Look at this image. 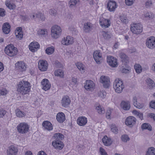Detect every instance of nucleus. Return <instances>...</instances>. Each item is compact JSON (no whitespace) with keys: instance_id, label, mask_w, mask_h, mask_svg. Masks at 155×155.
Wrapping results in <instances>:
<instances>
[{"instance_id":"nucleus-1","label":"nucleus","mask_w":155,"mask_h":155,"mask_svg":"<svg viewBox=\"0 0 155 155\" xmlns=\"http://www.w3.org/2000/svg\"><path fill=\"white\" fill-rule=\"evenodd\" d=\"M31 88L29 82L25 81H21L18 85V91L20 94L25 95L28 94Z\"/></svg>"},{"instance_id":"nucleus-2","label":"nucleus","mask_w":155,"mask_h":155,"mask_svg":"<svg viewBox=\"0 0 155 155\" xmlns=\"http://www.w3.org/2000/svg\"><path fill=\"white\" fill-rule=\"evenodd\" d=\"M114 88L116 92L117 93H121L124 88L122 81L119 78L116 79L113 83Z\"/></svg>"},{"instance_id":"nucleus-3","label":"nucleus","mask_w":155,"mask_h":155,"mask_svg":"<svg viewBox=\"0 0 155 155\" xmlns=\"http://www.w3.org/2000/svg\"><path fill=\"white\" fill-rule=\"evenodd\" d=\"M5 52L6 54L10 57L16 55L18 52L17 49L12 45H8L5 49Z\"/></svg>"},{"instance_id":"nucleus-4","label":"nucleus","mask_w":155,"mask_h":155,"mask_svg":"<svg viewBox=\"0 0 155 155\" xmlns=\"http://www.w3.org/2000/svg\"><path fill=\"white\" fill-rule=\"evenodd\" d=\"M29 128L28 124L25 122L20 123L17 127L18 132L21 134L27 133L29 131Z\"/></svg>"},{"instance_id":"nucleus-5","label":"nucleus","mask_w":155,"mask_h":155,"mask_svg":"<svg viewBox=\"0 0 155 155\" xmlns=\"http://www.w3.org/2000/svg\"><path fill=\"white\" fill-rule=\"evenodd\" d=\"M62 31L61 27L57 25H55L51 28V35L54 38H57L61 35Z\"/></svg>"},{"instance_id":"nucleus-6","label":"nucleus","mask_w":155,"mask_h":155,"mask_svg":"<svg viewBox=\"0 0 155 155\" xmlns=\"http://www.w3.org/2000/svg\"><path fill=\"white\" fill-rule=\"evenodd\" d=\"M142 25L140 23L134 24L131 26L130 30L134 33L139 34L142 31Z\"/></svg>"},{"instance_id":"nucleus-7","label":"nucleus","mask_w":155,"mask_h":155,"mask_svg":"<svg viewBox=\"0 0 155 155\" xmlns=\"http://www.w3.org/2000/svg\"><path fill=\"white\" fill-rule=\"evenodd\" d=\"M147 47L150 49H152L155 47V37L151 36L148 38L146 41Z\"/></svg>"},{"instance_id":"nucleus-8","label":"nucleus","mask_w":155,"mask_h":155,"mask_svg":"<svg viewBox=\"0 0 155 155\" xmlns=\"http://www.w3.org/2000/svg\"><path fill=\"white\" fill-rule=\"evenodd\" d=\"M48 65V62L45 60H40L38 63V68L41 71H46L47 69Z\"/></svg>"},{"instance_id":"nucleus-9","label":"nucleus","mask_w":155,"mask_h":155,"mask_svg":"<svg viewBox=\"0 0 155 155\" xmlns=\"http://www.w3.org/2000/svg\"><path fill=\"white\" fill-rule=\"evenodd\" d=\"M117 6L116 2L113 0H110L107 3V8L110 12H114Z\"/></svg>"},{"instance_id":"nucleus-10","label":"nucleus","mask_w":155,"mask_h":155,"mask_svg":"<svg viewBox=\"0 0 155 155\" xmlns=\"http://www.w3.org/2000/svg\"><path fill=\"white\" fill-rule=\"evenodd\" d=\"M107 62L110 66L113 67H116L118 65L117 59L112 56L107 57Z\"/></svg>"},{"instance_id":"nucleus-11","label":"nucleus","mask_w":155,"mask_h":155,"mask_svg":"<svg viewBox=\"0 0 155 155\" xmlns=\"http://www.w3.org/2000/svg\"><path fill=\"white\" fill-rule=\"evenodd\" d=\"M100 82L102 84L104 87L105 88L109 87L110 82V79L108 77L101 76L100 78Z\"/></svg>"},{"instance_id":"nucleus-12","label":"nucleus","mask_w":155,"mask_h":155,"mask_svg":"<svg viewBox=\"0 0 155 155\" xmlns=\"http://www.w3.org/2000/svg\"><path fill=\"white\" fill-rule=\"evenodd\" d=\"M136 118L132 116H129L126 118L125 123L126 125L130 127H132L135 124Z\"/></svg>"},{"instance_id":"nucleus-13","label":"nucleus","mask_w":155,"mask_h":155,"mask_svg":"<svg viewBox=\"0 0 155 155\" xmlns=\"http://www.w3.org/2000/svg\"><path fill=\"white\" fill-rule=\"evenodd\" d=\"M52 144L53 147L57 150H61L64 147V143L61 141L54 140Z\"/></svg>"},{"instance_id":"nucleus-14","label":"nucleus","mask_w":155,"mask_h":155,"mask_svg":"<svg viewBox=\"0 0 155 155\" xmlns=\"http://www.w3.org/2000/svg\"><path fill=\"white\" fill-rule=\"evenodd\" d=\"M73 42V38L69 36H68L66 38H64L61 41L62 44L65 45L72 44Z\"/></svg>"},{"instance_id":"nucleus-15","label":"nucleus","mask_w":155,"mask_h":155,"mask_svg":"<svg viewBox=\"0 0 155 155\" xmlns=\"http://www.w3.org/2000/svg\"><path fill=\"white\" fill-rule=\"evenodd\" d=\"M93 57L95 61L97 64H100L101 63V60L102 59V55L99 50L96 51L94 52Z\"/></svg>"},{"instance_id":"nucleus-16","label":"nucleus","mask_w":155,"mask_h":155,"mask_svg":"<svg viewBox=\"0 0 155 155\" xmlns=\"http://www.w3.org/2000/svg\"><path fill=\"white\" fill-rule=\"evenodd\" d=\"M95 84L91 80H87L84 85V88L87 90L92 91L94 87Z\"/></svg>"},{"instance_id":"nucleus-17","label":"nucleus","mask_w":155,"mask_h":155,"mask_svg":"<svg viewBox=\"0 0 155 155\" xmlns=\"http://www.w3.org/2000/svg\"><path fill=\"white\" fill-rule=\"evenodd\" d=\"M18 152L17 148L13 145L10 146L7 150V155H16Z\"/></svg>"},{"instance_id":"nucleus-18","label":"nucleus","mask_w":155,"mask_h":155,"mask_svg":"<svg viewBox=\"0 0 155 155\" xmlns=\"http://www.w3.org/2000/svg\"><path fill=\"white\" fill-rule=\"evenodd\" d=\"M77 122V124L79 126H84L87 123V119L84 116L80 117L78 118Z\"/></svg>"},{"instance_id":"nucleus-19","label":"nucleus","mask_w":155,"mask_h":155,"mask_svg":"<svg viewBox=\"0 0 155 155\" xmlns=\"http://www.w3.org/2000/svg\"><path fill=\"white\" fill-rule=\"evenodd\" d=\"M41 84L43 89L45 91L49 89L51 86L49 81L46 79H43L41 82Z\"/></svg>"},{"instance_id":"nucleus-20","label":"nucleus","mask_w":155,"mask_h":155,"mask_svg":"<svg viewBox=\"0 0 155 155\" xmlns=\"http://www.w3.org/2000/svg\"><path fill=\"white\" fill-rule=\"evenodd\" d=\"M15 66L17 69L22 71H25L26 69V67L25 63L22 61L18 62L15 64Z\"/></svg>"},{"instance_id":"nucleus-21","label":"nucleus","mask_w":155,"mask_h":155,"mask_svg":"<svg viewBox=\"0 0 155 155\" xmlns=\"http://www.w3.org/2000/svg\"><path fill=\"white\" fill-rule=\"evenodd\" d=\"M101 25L103 28L108 27L110 25V21L109 19H107L104 18H101L100 20Z\"/></svg>"},{"instance_id":"nucleus-22","label":"nucleus","mask_w":155,"mask_h":155,"mask_svg":"<svg viewBox=\"0 0 155 155\" xmlns=\"http://www.w3.org/2000/svg\"><path fill=\"white\" fill-rule=\"evenodd\" d=\"M70 101L71 100L69 97L68 96L66 95L63 97L61 103L63 106L66 107L70 104Z\"/></svg>"},{"instance_id":"nucleus-23","label":"nucleus","mask_w":155,"mask_h":155,"mask_svg":"<svg viewBox=\"0 0 155 155\" xmlns=\"http://www.w3.org/2000/svg\"><path fill=\"white\" fill-rule=\"evenodd\" d=\"M93 25L89 22H87L84 23L83 30L85 32L88 33L92 30Z\"/></svg>"},{"instance_id":"nucleus-24","label":"nucleus","mask_w":155,"mask_h":155,"mask_svg":"<svg viewBox=\"0 0 155 155\" xmlns=\"http://www.w3.org/2000/svg\"><path fill=\"white\" fill-rule=\"evenodd\" d=\"M29 47L30 50L32 52H34L37 51V49L39 48V45L37 42H31Z\"/></svg>"},{"instance_id":"nucleus-25","label":"nucleus","mask_w":155,"mask_h":155,"mask_svg":"<svg viewBox=\"0 0 155 155\" xmlns=\"http://www.w3.org/2000/svg\"><path fill=\"white\" fill-rule=\"evenodd\" d=\"M10 25L8 23H4L2 27L3 32L5 34H8L10 31Z\"/></svg>"},{"instance_id":"nucleus-26","label":"nucleus","mask_w":155,"mask_h":155,"mask_svg":"<svg viewBox=\"0 0 155 155\" xmlns=\"http://www.w3.org/2000/svg\"><path fill=\"white\" fill-rule=\"evenodd\" d=\"M22 28L21 27L18 28L15 32V35L17 38L19 40L21 39L23 36V32L22 31Z\"/></svg>"},{"instance_id":"nucleus-27","label":"nucleus","mask_w":155,"mask_h":155,"mask_svg":"<svg viewBox=\"0 0 155 155\" xmlns=\"http://www.w3.org/2000/svg\"><path fill=\"white\" fill-rule=\"evenodd\" d=\"M56 119L59 123H63L65 119L64 114L62 112L58 113L56 116Z\"/></svg>"},{"instance_id":"nucleus-28","label":"nucleus","mask_w":155,"mask_h":155,"mask_svg":"<svg viewBox=\"0 0 155 155\" xmlns=\"http://www.w3.org/2000/svg\"><path fill=\"white\" fill-rule=\"evenodd\" d=\"M42 125L45 129L50 130L53 129V127L51 124L48 121H45L42 123Z\"/></svg>"},{"instance_id":"nucleus-29","label":"nucleus","mask_w":155,"mask_h":155,"mask_svg":"<svg viewBox=\"0 0 155 155\" xmlns=\"http://www.w3.org/2000/svg\"><path fill=\"white\" fill-rule=\"evenodd\" d=\"M64 138V135L60 133H55L54 134L52 138L54 140L61 141Z\"/></svg>"},{"instance_id":"nucleus-30","label":"nucleus","mask_w":155,"mask_h":155,"mask_svg":"<svg viewBox=\"0 0 155 155\" xmlns=\"http://www.w3.org/2000/svg\"><path fill=\"white\" fill-rule=\"evenodd\" d=\"M102 141L104 145L106 146H110L112 143L110 139L107 136H105L103 138Z\"/></svg>"},{"instance_id":"nucleus-31","label":"nucleus","mask_w":155,"mask_h":155,"mask_svg":"<svg viewBox=\"0 0 155 155\" xmlns=\"http://www.w3.org/2000/svg\"><path fill=\"white\" fill-rule=\"evenodd\" d=\"M121 106L125 110H128L130 108V104L128 101H122L121 103Z\"/></svg>"},{"instance_id":"nucleus-32","label":"nucleus","mask_w":155,"mask_h":155,"mask_svg":"<svg viewBox=\"0 0 155 155\" xmlns=\"http://www.w3.org/2000/svg\"><path fill=\"white\" fill-rule=\"evenodd\" d=\"M79 2V0H70L68 3V6L71 8H75Z\"/></svg>"},{"instance_id":"nucleus-33","label":"nucleus","mask_w":155,"mask_h":155,"mask_svg":"<svg viewBox=\"0 0 155 155\" xmlns=\"http://www.w3.org/2000/svg\"><path fill=\"white\" fill-rule=\"evenodd\" d=\"M144 16L147 19L150 20L154 17V14L151 12H147L144 13Z\"/></svg>"},{"instance_id":"nucleus-34","label":"nucleus","mask_w":155,"mask_h":155,"mask_svg":"<svg viewBox=\"0 0 155 155\" xmlns=\"http://www.w3.org/2000/svg\"><path fill=\"white\" fill-rule=\"evenodd\" d=\"M16 115L19 117H22L25 116V114L24 112L20 110L19 109H17L15 110Z\"/></svg>"},{"instance_id":"nucleus-35","label":"nucleus","mask_w":155,"mask_h":155,"mask_svg":"<svg viewBox=\"0 0 155 155\" xmlns=\"http://www.w3.org/2000/svg\"><path fill=\"white\" fill-rule=\"evenodd\" d=\"M38 33L40 35L45 36L47 35L48 32L47 29H44L39 30L38 31Z\"/></svg>"},{"instance_id":"nucleus-36","label":"nucleus","mask_w":155,"mask_h":155,"mask_svg":"<svg viewBox=\"0 0 155 155\" xmlns=\"http://www.w3.org/2000/svg\"><path fill=\"white\" fill-rule=\"evenodd\" d=\"M54 48L53 46L47 48L46 50V53L48 55H51L52 54L54 51Z\"/></svg>"},{"instance_id":"nucleus-37","label":"nucleus","mask_w":155,"mask_h":155,"mask_svg":"<svg viewBox=\"0 0 155 155\" xmlns=\"http://www.w3.org/2000/svg\"><path fill=\"white\" fill-rule=\"evenodd\" d=\"M120 56L123 62H125L126 63L128 61V58L126 55L123 53H121L120 54Z\"/></svg>"},{"instance_id":"nucleus-38","label":"nucleus","mask_w":155,"mask_h":155,"mask_svg":"<svg viewBox=\"0 0 155 155\" xmlns=\"http://www.w3.org/2000/svg\"><path fill=\"white\" fill-rule=\"evenodd\" d=\"M54 75L56 76H59L61 78H62L64 76V72L61 70H57L55 71Z\"/></svg>"},{"instance_id":"nucleus-39","label":"nucleus","mask_w":155,"mask_h":155,"mask_svg":"<svg viewBox=\"0 0 155 155\" xmlns=\"http://www.w3.org/2000/svg\"><path fill=\"white\" fill-rule=\"evenodd\" d=\"M120 20L124 24H126L128 22V19L127 18L126 15H122L120 16Z\"/></svg>"},{"instance_id":"nucleus-40","label":"nucleus","mask_w":155,"mask_h":155,"mask_svg":"<svg viewBox=\"0 0 155 155\" xmlns=\"http://www.w3.org/2000/svg\"><path fill=\"white\" fill-rule=\"evenodd\" d=\"M5 4L8 8L10 10H14L16 6L15 4L10 2H6Z\"/></svg>"},{"instance_id":"nucleus-41","label":"nucleus","mask_w":155,"mask_h":155,"mask_svg":"<svg viewBox=\"0 0 155 155\" xmlns=\"http://www.w3.org/2000/svg\"><path fill=\"white\" fill-rule=\"evenodd\" d=\"M111 131L115 134H117L118 132V129L116 126L114 124H112L110 125Z\"/></svg>"},{"instance_id":"nucleus-42","label":"nucleus","mask_w":155,"mask_h":155,"mask_svg":"<svg viewBox=\"0 0 155 155\" xmlns=\"http://www.w3.org/2000/svg\"><path fill=\"white\" fill-rule=\"evenodd\" d=\"M146 155H155V149L153 147L149 148Z\"/></svg>"},{"instance_id":"nucleus-43","label":"nucleus","mask_w":155,"mask_h":155,"mask_svg":"<svg viewBox=\"0 0 155 155\" xmlns=\"http://www.w3.org/2000/svg\"><path fill=\"white\" fill-rule=\"evenodd\" d=\"M76 66L78 69L81 72L84 73L85 71V69L83 65L81 63H78Z\"/></svg>"},{"instance_id":"nucleus-44","label":"nucleus","mask_w":155,"mask_h":155,"mask_svg":"<svg viewBox=\"0 0 155 155\" xmlns=\"http://www.w3.org/2000/svg\"><path fill=\"white\" fill-rule=\"evenodd\" d=\"M96 109L97 110L98 113L100 114H104L105 112L104 109L100 105L97 106Z\"/></svg>"},{"instance_id":"nucleus-45","label":"nucleus","mask_w":155,"mask_h":155,"mask_svg":"<svg viewBox=\"0 0 155 155\" xmlns=\"http://www.w3.org/2000/svg\"><path fill=\"white\" fill-rule=\"evenodd\" d=\"M141 128L142 129H147L149 130H152L151 126L149 124L145 123L142 125Z\"/></svg>"},{"instance_id":"nucleus-46","label":"nucleus","mask_w":155,"mask_h":155,"mask_svg":"<svg viewBox=\"0 0 155 155\" xmlns=\"http://www.w3.org/2000/svg\"><path fill=\"white\" fill-rule=\"evenodd\" d=\"M147 83L148 84V85L150 88H151L154 87L155 86V84L153 81L150 78H148L147 79Z\"/></svg>"},{"instance_id":"nucleus-47","label":"nucleus","mask_w":155,"mask_h":155,"mask_svg":"<svg viewBox=\"0 0 155 155\" xmlns=\"http://www.w3.org/2000/svg\"><path fill=\"white\" fill-rule=\"evenodd\" d=\"M36 17L38 18L39 20H41L42 21L45 20V17L44 14L41 13H38L36 15Z\"/></svg>"},{"instance_id":"nucleus-48","label":"nucleus","mask_w":155,"mask_h":155,"mask_svg":"<svg viewBox=\"0 0 155 155\" xmlns=\"http://www.w3.org/2000/svg\"><path fill=\"white\" fill-rule=\"evenodd\" d=\"M98 94L99 97L103 98L106 97V93L105 91H102L98 92Z\"/></svg>"},{"instance_id":"nucleus-49","label":"nucleus","mask_w":155,"mask_h":155,"mask_svg":"<svg viewBox=\"0 0 155 155\" xmlns=\"http://www.w3.org/2000/svg\"><path fill=\"white\" fill-rule=\"evenodd\" d=\"M135 70L137 73H140L142 71V69L141 67L139 65H137L134 67Z\"/></svg>"},{"instance_id":"nucleus-50","label":"nucleus","mask_w":155,"mask_h":155,"mask_svg":"<svg viewBox=\"0 0 155 155\" xmlns=\"http://www.w3.org/2000/svg\"><path fill=\"white\" fill-rule=\"evenodd\" d=\"M102 34L105 39H108L110 38V36L108 32L103 31L102 32Z\"/></svg>"},{"instance_id":"nucleus-51","label":"nucleus","mask_w":155,"mask_h":155,"mask_svg":"<svg viewBox=\"0 0 155 155\" xmlns=\"http://www.w3.org/2000/svg\"><path fill=\"white\" fill-rule=\"evenodd\" d=\"M122 141L124 142H126L130 140V138L127 135H123L121 137Z\"/></svg>"},{"instance_id":"nucleus-52","label":"nucleus","mask_w":155,"mask_h":155,"mask_svg":"<svg viewBox=\"0 0 155 155\" xmlns=\"http://www.w3.org/2000/svg\"><path fill=\"white\" fill-rule=\"evenodd\" d=\"M112 111V110L109 109L108 110L106 113V117L108 119H110V114Z\"/></svg>"},{"instance_id":"nucleus-53","label":"nucleus","mask_w":155,"mask_h":155,"mask_svg":"<svg viewBox=\"0 0 155 155\" xmlns=\"http://www.w3.org/2000/svg\"><path fill=\"white\" fill-rule=\"evenodd\" d=\"M8 93L7 91L5 89L0 90V94L2 96L6 95Z\"/></svg>"},{"instance_id":"nucleus-54","label":"nucleus","mask_w":155,"mask_h":155,"mask_svg":"<svg viewBox=\"0 0 155 155\" xmlns=\"http://www.w3.org/2000/svg\"><path fill=\"white\" fill-rule=\"evenodd\" d=\"M134 0H125V3L127 5L130 6L133 4Z\"/></svg>"},{"instance_id":"nucleus-55","label":"nucleus","mask_w":155,"mask_h":155,"mask_svg":"<svg viewBox=\"0 0 155 155\" xmlns=\"http://www.w3.org/2000/svg\"><path fill=\"white\" fill-rule=\"evenodd\" d=\"M49 12L51 15L55 16L56 14L57 11L54 9H51L50 10Z\"/></svg>"},{"instance_id":"nucleus-56","label":"nucleus","mask_w":155,"mask_h":155,"mask_svg":"<svg viewBox=\"0 0 155 155\" xmlns=\"http://www.w3.org/2000/svg\"><path fill=\"white\" fill-rule=\"evenodd\" d=\"M100 152L101 155H108L105 150L102 147L100 148Z\"/></svg>"},{"instance_id":"nucleus-57","label":"nucleus","mask_w":155,"mask_h":155,"mask_svg":"<svg viewBox=\"0 0 155 155\" xmlns=\"http://www.w3.org/2000/svg\"><path fill=\"white\" fill-rule=\"evenodd\" d=\"M6 111L3 109H0V118H2L6 114Z\"/></svg>"},{"instance_id":"nucleus-58","label":"nucleus","mask_w":155,"mask_h":155,"mask_svg":"<svg viewBox=\"0 0 155 155\" xmlns=\"http://www.w3.org/2000/svg\"><path fill=\"white\" fill-rule=\"evenodd\" d=\"M144 105L143 103H137L136 105L134 106L137 108L139 109H141L143 108L144 107Z\"/></svg>"},{"instance_id":"nucleus-59","label":"nucleus","mask_w":155,"mask_h":155,"mask_svg":"<svg viewBox=\"0 0 155 155\" xmlns=\"http://www.w3.org/2000/svg\"><path fill=\"white\" fill-rule=\"evenodd\" d=\"M5 11L2 8H0V16H4L5 15Z\"/></svg>"},{"instance_id":"nucleus-60","label":"nucleus","mask_w":155,"mask_h":155,"mask_svg":"<svg viewBox=\"0 0 155 155\" xmlns=\"http://www.w3.org/2000/svg\"><path fill=\"white\" fill-rule=\"evenodd\" d=\"M152 4L151 1L148 0L146 3V8H149L150 7Z\"/></svg>"},{"instance_id":"nucleus-61","label":"nucleus","mask_w":155,"mask_h":155,"mask_svg":"<svg viewBox=\"0 0 155 155\" xmlns=\"http://www.w3.org/2000/svg\"><path fill=\"white\" fill-rule=\"evenodd\" d=\"M148 116L151 118H153L154 120L155 121V114L153 113H149Z\"/></svg>"},{"instance_id":"nucleus-62","label":"nucleus","mask_w":155,"mask_h":155,"mask_svg":"<svg viewBox=\"0 0 155 155\" xmlns=\"http://www.w3.org/2000/svg\"><path fill=\"white\" fill-rule=\"evenodd\" d=\"M21 18L24 21H28L29 20V18L26 15L21 16Z\"/></svg>"},{"instance_id":"nucleus-63","label":"nucleus","mask_w":155,"mask_h":155,"mask_svg":"<svg viewBox=\"0 0 155 155\" xmlns=\"http://www.w3.org/2000/svg\"><path fill=\"white\" fill-rule=\"evenodd\" d=\"M133 102L134 106H135L137 104V98L136 97H134L133 98Z\"/></svg>"},{"instance_id":"nucleus-64","label":"nucleus","mask_w":155,"mask_h":155,"mask_svg":"<svg viewBox=\"0 0 155 155\" xmlns=\"http://www.w3.org/2000/svg\"><path fill=\"white\" fill-rule=\"evenodd\" d=\"M150 106L151 108L155 109V102L151 101L150 104Z\"/></svg>"}]
</instances>
